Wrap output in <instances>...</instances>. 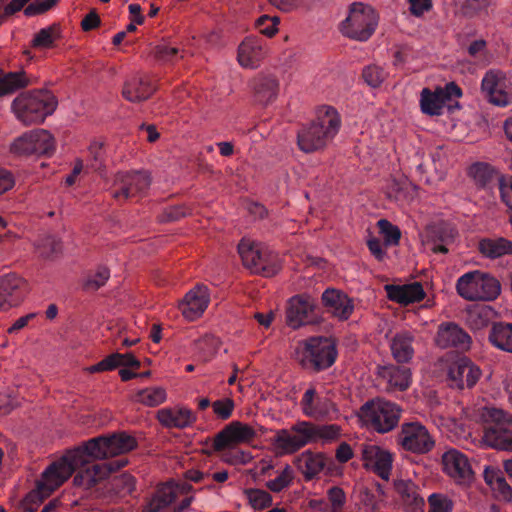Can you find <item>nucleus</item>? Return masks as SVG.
Listing matches in <instances>:
<instances>
[{"label": "nucleus", "instance_id": "obj_1", "mask_svg": "<svg viewBox=\"0 0 512 512\" xmlns=\"http://www.w3.org/2000/svg\"><path fill=\"white\" fill-rule=\"evenodd\" d=\"M341 125V119L333 107L322 106L317 111L316 119L298 133V145L306 153L324 148Z\"/></svg>", "mask_w": 512, "mask_h": 512}, {"label": "nucleus", "instance_id": "obj_2", "mask_svg": "<svg viewBox=\"0 0 512 512\" xmlns=\"http://www.w3.org/2000/svg\"><path fill=\"white\" fill-rule=\"evenodd\" d=\"M58 105L56 96L48 90H34L18 95L12 110L24 125L42 123L54 113Z\"/></svg>", "mask_w": 512, "mask_h": 512}, {"label": "nucleus", "instance_id": "obj_3", "mask_svg": "<svg viewBox=\"0 0 512 512\" xmlns=\"http://www.w3.org/2000/svg\"><path fill=\"white\" fill-rule=\"evenodd\" d=\"M337 357L335 345L325 337H311L296 350V359L302 368L319 372L332 366Z\"/></svg>", "mask_w": 512, "mask_h": 512}, {"label": "nucleus", "instance_id": "obj_4", "mask_svg": "<svg viewBox=\"0 0 512 512\" xmlns=\"http://www.w3.org/2000/svg\"><path fill=\"white\" fill-rule=\"evenodd\" d=\"M484 442L500 450H512V416L501 409L485 408L481 414Z\"/></svg>", "mask_w": 512, "mask_h": 512}, {"label": "nucleus", "instance_id": "obj_5", "mask_svg": "<svg viewBox=\"0 0 512 512\" xmlns=\"http://www.w3.org/2000/svg\"><path fill=\"white\" fill-rule=\"evenodd\" d=\"M456 289L467 301H493L501 293V284L495 277L476 270L461 276Z\"/></svg>", "mask_w": 512, "mask_h": 512}, {"label": "nucleus", "instance_id": "obj_6", "mask_svg": "<svg viewBox=\"0 0 512 512\" xmlns=\"http://www.w3.org/2000/svg\"><path fill=\"white\" fill-rule=\"evenodd\" d=\"M400 414L401 409L396 404L376 399L362 405L358 416L366 427L387 433L398 425Z\"/></svg>", "mask_w": 512, "mask_h": 512}, {"label": "nucleus", "instance_id": "obj_7", "mask_svg": "<svg viewBox=\"0 0 512 512\" xmlns=\"http://www.w3.org/2000/svg\"><path fill=\"white\" fill-rule=\"evenodd\" d=\"M378 20L379 16L371 6L355 2L350 5L349 14L341 23L340 30L350 39L366 41L374 33Z\"/></svg>", "mask_w": 512, "mask_h": 512}, {"label": "nucleus", "instance_id": "obj_8", "mask_svg": "<svg viewBox=\"0 0 512 512\" xmlns=\"http://www.w3.org/2000/svg\"><path fill=\"white\" fill-rule=\"evenodd\" d=\"M137 447L136 439L126 432L99 436L87 441V450L93 459H106L128 453Z\"/></svg>", "mask_w": 512, "mask_h": 512}, {"label": "nucleus", "instance_id": "obj_9", "mask_svg": "<svg viewBox=\"0 0 512 512\" xmlns=\"http://www.w3.org/2000/svg\"><path fill=\"white\" fill-rule=\"evenodd\" d=\"M86 447L87 442L50 464L45 470L46 476H51L61 486L77 469L86 466L90 462L89 458H93Z\"/></svg>", "mask_w": 512, "mask_h": 512}, {"label": "nucleus", "instance_id": "obj_10", "mask_svg": "<svg viewBox=\"0 0 512 512\" xmlns=\"http://www.w3.org/2000/svg\"><path fill=\"white\" fill-rule=\"evenodd\" d=\"M481 93L490 104L505 107L512 102V83L505 72L491 69L484 74Z\"/></svg>", "mask_w": 512, "mask_h": 512}, {"label": "nucleus", "instance_id": "obj_11", "mask_svg": "<svg viewBox=\"0 0 512 512\" xmlns=\"http://www.w3.org/2000/svg\"><path fill=\"white\" fill-rule=\"evenodd\" d=\"M55 150V140L45 129L32 130L18 137L10 146V151L18 156L31 154L48 155Z\"/></svg>", "mask_w": 512, "mask_h": 512}, {"label": "nucleus", "instance_id": "obj_12", "mask_svg": "<svg viewBox=\"0 0 512 512\" xmlns=\"http://www.w3.org/2000/svg\"><path fill=\"white\" fill-rule=\"evenodd\" d=\"M398 443L405 451L419 455L430 452L435 446L429 431L419 422L402 424Z\"/></svg>", "mask_w": 512, "mask_h": 512}, {"label": "nucleus", "instance_id": "obj_13", "mask_svg": "<svg viewBox=\"0 0 512 512\" xmlns=\"http://www.w3.org/2000/svg\"><path fill=\"white\" fill-rule=\"evenodd\" d=\"M151 175L146 171H122L118 172L113 184L118 189L113 193V198L127 200L147 191L151 185Z\"/></svg>", "mask_w": 512, "mask_h": 512}, {"label": "nucleus", "instance_id": "obj_14", "mask_svg": "<svg viewBox=\"0 0 512 512\" xmlns=\"http://www.w3.org/2000/svg\"><path fill=\"white\" fill-rule=\"evenodd\" d=\"M238 253L241 257L244 267L252 273L271 277L277 273L275 265L266 264V260L261 252V247L255 241L243 238L238 244Z\"/></svg>", "mask_w": 512, "mask_h": 512}, {"label": "nucleus", "instance_id": "obj_15", "mask_svg": "<svg viewBox=\"0 0 512 512\" xmlns=\"http://www.w3.org/2000/svg\"><path fill=\"white\" fill-rule=\"evenodd\" d=\"M256 436V431L248 424L232 421L214 437L213 450L220 452L241 443H248Z\"/></svg>", "mask_w": 512, "mask_h": 512}, {"label": "nucleus", "instance_id": "obj_16", "mask_svg": "<svg viewBox=\"0 0 512 512\" xmlns=\"http://www.w3.org/2000/svg\"><path fill=\"white\" fill-rule=\"evenodd\" d=\"M26 289L27 281L20 275L14 272L0 275V311L20 305Z\"/></svg>", "mask_w": 512, "mask_h": 512}, {"label": "nucleus", "instance_id": "obj_17", "mask_svg": "<svg viewBox=\"0 0 512 512\" xmlns=\"http://www.w3.org/2000/svg\"><path fill=\"white\" fill-rule=\"evenodd\" d=\"M480 375V369L469 358L463 357L451 364L448 379L452 388L462 390L473 387Z\"/></svg>", "mask_w": 512, "mask_h": 512}, {"label": "nucleus", "instance_id": "obj_18", "mask_svg": "<svg viewBox=\"0 0 512 512\" xmlns=\"http://www.w3.org/2000/svg\"><path fill=\"white\" fill-rule=\"evenodd\" d=\"M210 301L209 290L205 285H196L179 302V309L185 319L193 321L202 316Z\"/></svg>", "mask_w": 512, "mask_h": 512}, {"label": "nucleus", "instance_id": "obj_19", "mask_svg": "<svg viewBox=\"0 0 512 512\" xmlns=\"http://www.w3.org/2000/svg\"><path fill=\"white\" fill-rule=\"evenodd\" d=\"M314 307V299L307 294L292 297L286 310V324L293 329H297L310 323L309 316Z\"/></svg>", "mask_w": 512, "mask_h": 512}, {"label": "nucleus", "instance_id": "obj_20", "mask_svg": "<svg viewBox=\"0 0 512 512\" xmlns=\"http://www.w3.org/2000/svg\"><path fill=\"white\" fill-rule=\"evenodd\" d=\"M362 460L366 468L372 469L383 480H388L392 469V454L376 445H365Z\"/></svg>", "mask_w": 512, "mask_h": 512}, {"label": "nucleus", "instance_id": "obj_21", "mask_svg": "<svg viewBox=\"0 0 512 512\" xmlns=\"http://www.w3.org/2000/svg\"><path fill=\"white\" fill-rule=\"evenodd\" d=\"M444 471L455 481L470 482L473 479V471L468 458L456 449H450L442 455Z\"/></svg>", "mask_w": 512, "mask_h": 512}, {"label": "nucleus", "instance_id": "obj_22", "mask_svg": "<svg viewBox=\"0 0 512 512\" xmlns=\"http://www.w3.org/2000/svg\"><path fill=\"white\" fill-rule=\"evenodd\" d=\"M307 422H299L292 426V434L288 430H280L275 437V445L284 453H295L307 443L312 442L310 436L305 432L307 431Z\"/></svg>", "mask_w": 512, "mask_h": 512}, {"label": "nucleus", "instance_id": "obj_23", "mask_svg": "<svg viewBox=\"0 0 512 512\" xmlns=\"http://www.w3.org/2000/svg\"><path fill=\"white\" fill-rule=\"evenodd\" d=\"M60 485L51 477L42 473V478L37 482L36 489L30 491L22 500L24 512H36L40 504L49 497Z\"/></svg>", "mask_w": 512, "mask_h": 512}, {"label": "nucleus", "instance_id": "obj_24", "mask_svg": "<svg viewBox=\"0 0 512 512\" xmlns=\"http://www.w3.org/2000/svg\"><path fill=\"white\" fill-rule=\"evenodd\" d=\"M435 341L443 349L456 347L465 350L469 348L470 336L458 325L447 323L439 327Z\"/></svg>", "mask_w": 512, "mask_h": 512}, {"label": "nucleus", "instance_id": "obj_25", "mask_svg": "<svg viewBox=\"0 0 512 512\" xmlns=\"http://www.w3.org/2000/svg\"><path fill=\"white\" fill-rule=\"evenodd\" d=\"M387 297L401 305H408L410 303L419 302L424 299L425 292L419 282L405 285H392L385 286Z\"/></svg>", "mask_w": 512, "mask_h": 512}, {"label": "nucleus", "instance_id": "obj_26", "mask_svg": "<svg viewBox=\"0 0 512 512\" xmlns=\"http://www.w3.org/2000/svg\"><path fill=\"white\" fill-rule=\"evenodd\" d=\"M323 304L340 320H347L353 312L352 300L341 291L327 289L322 294Z\"/></svg>", "mask_w": 512, "mask_h": 512}, {"label": "nucleus", "instance_id": "obj_27", "mask_svg": "<svg viewBox=\"0 0 512 512\" xmlns=\"http://www.w3.org/2000/svg\"><path fill=\"white\" fill-rule=\"evenodd\" d=\"M156 90L148 78L135 77L124 84L122 95L128 101L138 103L149 99Z\"/></svg>", "mask_w": 512, "mask_h": 512}, {"label": "nucleus", "instance_id": "obj_28", "mask_svg": "<svg viewBox=\"0 0 512 512\" xmlns=\"http://www.w3.org/2000/svg\"><path fill=\"white\" fill-rule=\"evenodd\" d=\"M394 488L401 501L411 512H423L425 501L420 496L417 485L412 480L398 479L394 481Z\"/></svg>", "mask_w": 512, "mask_h": 512}, {"label": "nucleus", "instance_id": "obj_29", "mask_svg": "<svg viewBox=\"0 0 512 512\" xmlns=\"http://www.w3.org/2000/svg\"><path fill=\"white\" fill-rule=\"evenodd\" d=\"M158 421L167 428L183 429L192 425L196 421L193 413L186 408L174 410L164 408L157 412Z\"/></svg>", "mask_w": 512, "mask_h": 512}, {"label": "nucleus", "instance_id": "obj_30", "mask_svg": "<svg viewBox=\"0 0 512 512\" xmlns=\"http://www.w3.org/2000/svg\"><path fill=\"white\" fill-rule=\"evenodd\" d=\"M468 175L480 189L490 188L496 181L500 183V179H503L494 167L485 162L472 164L468 169Z\"/></svg>", "mask_w": 512, "mask_h": 512}, {"label": "nucleus", "instance_id": "obj_31", "mask_svg": "<svg viewBox=\"0 0 512 512\" xmlns=\"http://www.w3.org/2000/svg\"><path fill=\"white\" fill-rule=\"evenodd\" d=\"M264 56L263 47L256 38L248 37L239 45L237 58L243 67H254Z\"/></svg>", "mask_w": 512, "mask_h": 512}, {"label": "nucleus", "instance_id": "obj_32", "mask_svg": "<svg viewBox=\"0 0 512 512\" xmlns=\"http://www.w3.org/2000/svg\"><path fill=\"white\" fill-rule=\"evenodd\" d=\"M414 336L410 332H400L394 335L390 348L398 363H408L414 355Z\"/></svg>", "mask_w": 512, "mask_h": 512}, {"label": "nucleus", "instance_id": "obj_33", "mask_svg": "<svg viewBox=\"0 0 512 512\" xmlns=\"http://www.w3.org/2000/svg\"><path fill=\"white\" fill-rule=\"evenodd\" d=\"M478 250L484 257L490 259L512 255V241L503 237L483 238L478 243Z\"/></svg>", "mask_w": 512, "mask_h": 512}, {"label": "nucleus", "instance_id": "obj_34", "mask_svg": "<svg viewBox=\"0 0 512 512\" xmlns=\"http://www.w3.org/2000/svg\"><path fill=\"white\" fill-rule=\"evenodd\" d=\"M489 340L498 349L512 353V323H493Z\"/></svg>", "mask_w": 512, "mask_h": 512}, {"label": "nucleus", "instance_id": "obj_35", "mask_svg": "<svg viewBox=\"0 0 512 512\" xmlns=\"http://www.w3.org/2000/svg\"><path fill=\"white\" fill-rule=\"evenodd\" d=\"M296 466L304 475L306 480L313 479L324 468V459L321 454H313L310 452L303 453L297 457Z\"/></svg>", "mask_w": 512, "mask_h": 512}, {"label": "nucleus", "instance_id": "obj_36", "mask_svg": "<svg viewBox=\"0 0 512 512\" xmlns=\"http://www.w3.org/2000/svg\"><path fill=\"white\" fill-rule=\"evenodd\" d=\"M29 85V79L24 71L4 73L0 69V97L14 93Z\"/></svg>", "mask_w": 512, "mask_h": 512}, {"label": "nucleus", "instance_id": "obj_37", "mask_svg": "<svg viewBox=\"0 0 512 512\" xmlns=\"http://www.w3.org/2000/svg\"><path fill=\"white\" fill-rule=\"evenodd\" d=\"M380 375L388 379L389 387L392 389L403 391L409 387L411 372L408 368L382 367Z\"/></svg>", "mask_w": 512, "mask_h": 512}, {"label": "nucleus", "instance_id": "obj_38", "mask_svg": "<svg viewBox=\"0 0 512 512\" xmlns=\"http://www.w3.org/2000/svg\"><path fill=\"white\" fill-rule=\"evenodd\" d=\"M278 91V82L271 77H260L254 84V97L262 105L275 99Z\"/></svg>", "mask_w": 512, "mask_h": 512}, {"label": "nucleus", "instance_id": "obj_39", "mask_svg": "<svg viewBox=\"0 0 512 512\" xmlns=\"http://www.w3.org/2000/svg\"><path fill=\"white\" fill-rule=\"evenodd\" d=\"M421 110L427 115H440L443 105L442 88H437L431 92L428 88H424L421 92Z\"/></svg>", "mask_w": 512, "mask_h": 512}, {"label": "nucleus", "instance_id": "obj_40", "mask_svg": "<svg viewBox=\"0 0 512 512\" xmlns=\"http://www.w3.org/2000/svg\"><path fill=\"white\" fill-rule=\"evenodd\" d=\"M60 38V28L57 24H53L36 33L31 42V46L38 49H50L55 47V41Z\"/></svg>", "mask_w": 512, "mask_h": 512}, {"label": "nucleus", "instance_id": "obj_41", "mask_svg": "<svg viewBox=\"0 0 512 512\" xmlns=\"http://www.w3.org/2000/svg\"><path fill=\"white\" fill-rule=\"evenodd\" d=\"M35 247L39 256L44 259H52L62 252L61 240L50 235L40 238Z\"/></svg>", "mask_w": 512, "mask_h": 512}, {"label": "nucleus", "instance_id": "obj_42", "mask_svg": "<svg viewBox=\"0 0 512 512\" xmlns=\"http://www.w3.org/2000/svg\"><path fill=\"white\" fill-rule=\"evenodd\" d=\"M176 498V494L170 487H162L157 491L143 512H159L169 506Z\"/></svg>", "mask_w": 512, "mask_h": 512}, {"label": "nucleus", "instance_id": "obj_43", "mask_svg": "<svg viewBox=\"0 0 512 512\" xmlns=\"http://www.w3.org/2000/svg\"><path fill=\"white\" fill-rule=\"evenodd\" d=\"M308 430L305 431L311 438V441L317 439L334 440L340 435V427L335 424L331 425H315L307 422Z\"/></svg>", "mask_w": 512, "mask_h": 512}, {"label": "nucleus", "instance_id": "obj_44", "mask_svg": "<svg viewBox=\"0 0 512 512\" xmlns=\"http://www.w3.org/2000/svg\"><path fill=\"white\" fill-rule=\"evenodd\" d=\"M414 188L406 178L399 180L393 178L387 187V196L395 201H406L409 199L410 191Z\"/></svg>", "mask_w": 512, "mask_h": 512}, {"label": "nucleus", "instance_id": "obj_45", "mask_svg": "<svg viewBox=\"0 0 512 512\" xmlns=\"http://www.w3.org/2000/svg\"><path fill=\"white\" fill-rule=\"evenodd\" d=\"M136 397L141 404L156 407L166 401V391L162 387H151L140 390Z\"/></svg>", "mask_w": 512, "mask_h": 512}, {"label": "nucleus", "instance_id": "obj_46", "mask_svg": "<svg viewBox=\"0 0 512 512\" xmlns=\"http://www.w3.org/2000/svg\"><path fill=\"white\" fill-rule=\"evenodd\" d=\"M380 233L384 238L385 246H397L401 239V231L387 219H380L377 222Z\"/></svg>", "mask_w": 512, "mask_h": 512}, {"label": "nucleus", "instance_id": "obj_47", "mask_svg": "<svg viewBox=\"0 0 512 512\" xmlns=\"http://www.w3.org/2000/svg\"><path fill=\"white\" fill-rule=\"evenodd\" d=\"M246 494L249 504L256 510H263L272 505V496L265 490L261 489H246Z\"/></svg>", "mask_w": 512, "mask_h": 512}, {"label": "nucleus", "instance_id": "obj_48", "mask_svg": "<svg viewBox=\"0 0 512 512\" xmlns=\"http://www.w3.org/2000/svg\"><path fill=\"white\" fill-rule=\"evenodd\" d=\"M151 53L155 60L162 63L173 64L174 59L179 53V50L176 47H171L165 43H162L156 45Z\"/></svg>", "mask_w": 512, "mask_h": 512}, {"label": "nucleus", "instance_id": "obj_49", "mask_svg": "<svg viewBox=\"0 0 512 512\" xmlns=\"http://www.w3.org/2000/svg\"><path fill=\"white\" fill-rule=\"evenodd\" d=\"M429 512H452L453 501L446 495L434 493L428 497Z\"/></svg>", "mask_w": 512, "mask_h": 512}, {"label": "nucleus", "instance_id": "obj_50", "mask_svg": "<svg viewBox=\"0 0 512 512\" xmlns=\"http://www.w3.org/2000/svg\"><path fill=\"white\" fill-rule=\"evenodd\" d=\"M118 358H120V353H112L106 356L100 362L96 363L95 365L87 367L85 370L91 374L104 371H112L120 367V362H118Z\"/></svg>", "mask_w": 512, "mask_h": 512}, {"label": "nucleus", "instance_id": "obj_51", "mask_svg": "<svg viewBox=\"0 0 512 512\" xmlns=\"http://www.w3.org/2000/svg\"><path fill=\"white\" fill-rule=\"evenodd\" d=\"M110 272L106 267L99 268L96 273L88 278L84 283V289L87 291H96L104 286L109 279Z\"/></svg>", "mask_w": 512, "mask_h": 512}, {"label": "nucleus", "instance_id": "obj_52", "mask_svg": "<svg viewBox=\"0 0 512 512\" xmlns=\"http://www.w3.org/2000/svg\"><path fill=\"white\" fill-rule=\"evenodd\" d=\"M235 404L231 398H224L216 400L212 403L214 414L222 420H227L231 417Z\"/></svg>", "mask_w": 512, "mask_h": 512}, {"label": "nucleus", "instance_id": "obj_53", "mask_svg": "<svg viewBox=\"0 0 512 512\" xmlns=\"http://www.w3.org/2000/svg\"><path fill=\"white\" fill-rule=\"evenodd\" d=\"M293 480V471L289 466H286L278 477L274 480L267 482V487L273 492H280L287 487Z\"/></svg>", "mask_w": 512, "mask_h": 512}, {"label": "nucleus", "instance_id": "obj_54", "mask_svg": "<svg viewBox=\"0 0 512 512\" xmlns=\"http://www.w3.org/2000/svg\"><path fill=\"white\" fill-rule=\"evenodd\" d=\"M59 0H35L24 8V14L26 16H35L44 14L45 12L52 9Z\"/></svg>", "mask_w": 512, "mask_h": 512}, {"label": "nucleus", "instance_id": "obj_55", "mask_svg": "<svg viewBox=\"0 0 512 512\" xmlns=\"http://www.w3.org/2000/svg\"><path fill=\"white\" fill-rule=\"evenodd\" d=\"M489 5L490 0H465L461 5L460 12L463 16L471 18Z\"/></svg>", "mask_w": 512, "mask_h": 512}, {"label": "nucleus", "instance_id": "obj_56", "mask_svg": "<svg viewBox=\"0 0 512 512\" xmlns=\"http://www.w3.org/2000/svg\"><path fill=\"white\" fill-rule=\"evenodd\" d=\"M492 310L490 307H479L469 312V321L474 327L482 328L487 326Z\"/></svg>", "mask_w": 512, "mask_h": 512}, {"label": "nucleus", "instance_id": "obj_57", "mask_svg": "<svg viewBox=\"0 0 512 512\" xmlns=\"http://www.w3.org/2000/svg\"><path fill=\"white\" fill-rule=\"evenodd\" d=\"M363 79L371 87H378L383 82V70L376 65L367 66L362 73Z\"/></svg>", "mask_w": 512, "mask_h": 512}, {"label": "nucleus", "instance_id": "obj_58", "mask_svg": "<svg viewBox=\"0 0 512 512\" xmlns=\"http://www.w3.org/2000/svg\"><path fill=\"white\" fill-rule=\"evenodd\" d=\"M278 21L277 17L271 18L267 15H263L257 19L256 25L261 34L272 37L277 32L276 24Z\"/></svg>", "mask_w": 512, "mask_h": 512}, {"label": "nucleus", "instance_id": "obj_59", "mask_svg": "<svg viewBox=\"0 0 512 512\" xmlns=\"http://www.w3.org/2000/svg\"><path fill=\"white\" fill-rule=\"evenodd\" d=\"M328 499L332 505L333 512H336L342 509L346 497L342 488L334 486L328 490Z\"/></svg>", "mask_w": 512, "mask_h": 512}, {"label": "nucleus", "instance_id": "obj_60", "mask_svg": "<svg viewBox=\"0 0 512 512\" xmlns=\"http://www.w3.org/2000/svg\"><path fill=\"white\" fill-rule=\"evenodd\" d=\"M190 214V210L185 206L169 207L161 215L162 221H177Z\"/></svg>", "mask_w": 512, "mask_h": 512}, {"label": "nucleus", "instance_id": "obj_61", "mask_svg": "<svg viewBox=\"0 0 512 512\" xmlns=\"http://www.w3.org/2000/svg\"><path fill=\"white\" fill-rule=\"evenodd\" d=\"M101 25V19L95 9H92L81 21V29L89 32L97 29Z\"/></svg>", "mask_w": 512, "mask_h": 512}, {"label": "nucleus", "instance_id": "obj_62", "mask_svg": "<svg viewBox=\"0 0 512 512\" xmlns=\"http://www.w3.org/2000/svg\"><path fill=\"white\" fill-rule=\"evenodd\" d=\"M492 489L498 493V496L503 501L512 503V487L508 484L504 476Z\"/></svg>", "mask_w": 512, "mask_h": 512}, {"label": "nucleus", "instance_id": "obj_63", "mask_svg": "<svg viewBox=\"0 0 512 512\" xmlns=\"http://www.w3.org/2000/svg\"><path fill=\"white\" fill-rule=\"evenodd\" d=\"M503 476L504 475L501 470L493 467H487L484 471V480L492 488L503 478Z\"/></svg>", "mask_w": 512, "mask_h": 512}, {"label": "nucleus", "instance_id": "obj_64", "mask_svg": "<svg viewBox=\"0 0 512 512\" xmlns=\"http://www.w3.org/2000/svg\"><path fill=\"white\" fill-rule=\"evenodd\" d=\"M410 11L415 16H421L431 8V0H409Z\"/></svg>", "mask_w": 512, "mask_h": 512}]
</instances>
